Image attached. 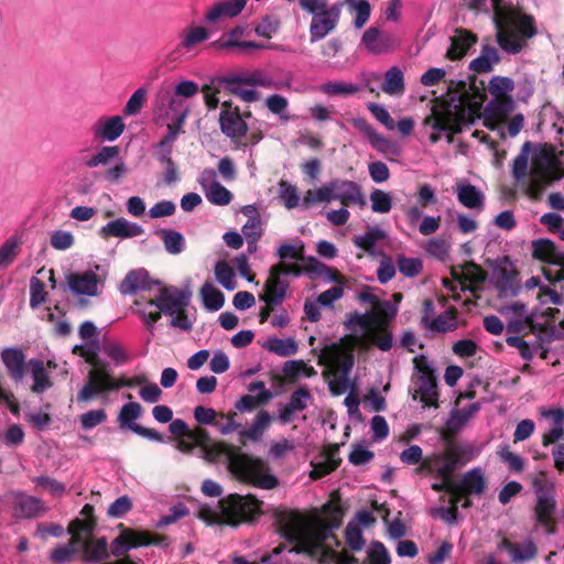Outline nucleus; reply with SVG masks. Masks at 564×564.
<instances>
[{"instance_id": "1", "label": "nucleus", "mask_w": 564, "mask_h": 564, "mask_svg": "<svg viewBox=\"0 0 564 564\" xmlns=\"http://www.w3.org/2000/svg\"><path fill=\"white\" fill-rule=\"evenodd\" d=\"M358 299L371 304L372 308L348 314L345 321L348 334L337 343L325 345L318 355V364L325 367L324 375L328 377L329 388L335 393L347 388L355 349L366 352L376 347L389 351L393 346L389 324L397 315V307L388 301H379L369 292L359 293Z\"/></svg>"}, {"instance_id": "2", "label": "nucleus", "mask_w": 564, "mask_h": 564, "mask_svg": "<svg viewBox=\"0 0 564 564\" xmlns=\"http://www.w3.org/2000/svg\"><path fill=\"white\" fill-rule=\"evenodd\" d=\"M280 531L284 539L294 543L290 552L321 553L327 564H352L354 556L347 551L330 550L326 541L332 530L340 524L339 510H333L330 519L325 514H305L296 511L284 512L280 517Z\"/></svg>"}, {"instance_id": "3", "label": "nucleus", "mask_w": 564, "mask_h": 564, "mask_svg": "<svg viewBox=\"0 0 564 564\" xmlns=\"http://www.w3.org/2000/svg\"><path fill=\"white\" fill-rule=\"evenodd\" d=\"M471 87L464 82L448 86V95L445 105L441 108H434L432 116L424 120V126L433 130L430 134L432 143L440 139V132L447 131L458 133L463 126L473 123L480 117L482 99L479 95L470 93Z\"/></svg>"}, {"instance_id": "4", "label": "nucleus", "mask_w": 564, "mask_h": 564, "mask_svg": "<svg viewBox=\"0 0 564 564\" xmlns=\"http://www.w3.org/2000/svg\"><path fill=\"white\" fill-rule=\"evenodd\" d=\"M203 452L207 462L217 463L226 459L229 471L240 481L262 489H272L279 484L278 478L270 473L264 460L243 454L239 448L216 442L208 443Z\"/></svg>"}, {"instance_id": "5", "label": "nucleus", "mask_w": 564, "mask_h": 564, "mask_svg": "<svg viewBox=\"0 0 564 564\" xmlns=\"http://www.w3.org/2000/svg\"><path fill=\"white\" fill-rule=\"evenodd\" d=\"M261 502L252 496L229 495L218 501L215 508L202 506L198 517L208 524L226 523L236 525L252 519L260 512Z\"/></svg>"}, {"instance_id": "6", "label": "nucleus", "mask_w": 564, "mask_h": 564, "mask_svg": "<svg viewBox=\"0 0 564 564\" xmlns=\"http://www.w3.org/2000/svg\"><path fill=\"white\" fill-rule=\"evenodd\" d=\"M497 40L499 45L509 53H518L524 41L535 35L533 18L525 14L509 13L503 21L497 22Z\"/></svg>"}, {"instance_id": "7", "label": "nucleus", "mask_w": 564, "mask_h": 564, "mask_svg": "<svg viewBox=\"0 0 564 564\" xmlns=\"http://www.w3.org/2000/svg\"><path fill=\"white\" fill-rule=\"evenodd\" d=\"M561 177V162L551 145L538 149L533 156L529 173V192L538 197L542 189Z\"/></svg>"}, {"instance_id": "8", "label": "nucleus", "mask_w": 564, "mask_h": 564, "mask_svg": "<svg viewBox=\"0 0 564 564\" xmlns=\"http://www.w3.org/2000/svg\"><path fill=\"white\" fill-rule=\"evenodd\" d=\"M413 364L414 372L411 378L413 399L419 398L425 406H436L438 392L433 365L424 355L416 356Z\"/></svg>"}, {"instance_id": "9", "label": "nucleus", "mask_w": 564, "mask_h": 564, "mask_svg": "<svg viewBox=\"0 0 564 564\" xmlns=\"http://www.w3.org/2000/svg\"><path fill=\"white\" fill-rule=\"evenodd\" d=\"M470 459L465 448L451 446L442 453L424 458L417 473L429 474L435 478H452L453 473Z\"/></svg>"}, {"instance_id": "10", "label": "nucleus", "mask_w": 564, "mask_h": 564, "mask_svg": "<svg viewBox=\"0 0 564 564\" xmlns=\"http://www.w3.org/2000/svg\"><path fill=\"white\" fill-rule=\"evenodd\" d=\"M143 378H112L105 368H99L94 365V368L88 373L87 383L78 392L77 400L79 402H87L95 395L102 394L107 391L118 390L122 387L143 384Z\"/></svg>"}, {"instance_id": "11", "label": "nucleus", "mask_w": 564, "mask_h": 564, "mask_svg": "<svg viewBox=\"0 0 564 564\" xmlns=\"http://www.w3.org/2000/svg\"><path fill=\"white\" fill-rule=\"evenodd\" d=\"M514 83L509 77L495 76L488 84V91L492 96L487 108V120L502 122L513 109L512 91Z\"/></svg>"}, {"instance_id": "12", "label": "nucleus", "mask_w": 564, "mask_h": 564, "mask_svg": "<svg viewBox=\"0 0 564 564\" xmlns=\"http://www.w3.org/2000/svg\"><path fill=\"white\" fill-rule=\"evenodd\" d=\"M532 487L535 494V520L539 524H547L556 514L555 484L545 471H540L532 478Z\"/></svg>"}, {"instance_id": "13", "label": "nucleus", "mask_w": 564, "mask_h": 564, "mask_svg": "<svg viewBox=\"0 0 564 564\" xmlns=\"http://www.w3.org/2000/svg\"><path fill=\"white\" fill-rule=\"evenodd\" d=\"M210 36L209 30L199 24H191L183 29L180 42L165 55V63H180L188 61L198 54V46Z\"/></svg>"}, {"instance_id": "14", "label": "nucleus", "mask_w": 564, "mask_h": 564, "mask_svg": "<svg viewBox=\"0 0 564 564\" xmlns=\"http://www.w3.org/2000/svg\"><path fill=\"white\" fill-rule=\"evenodd\" d=\"M106 273L100 265L66 276L70 292L78 296H97L105 284Z\"/></svg>"}, {"instance_id": "15", "label": "nucleus", "mask_w": 564, "mask_h": 564, "mask_svg": "<svg viewBox=\"0 0 564 564\" xmlns=\"http://www.w3.org/2000/svg\"><path fill=\"white\" fill-rule=\"evenodd\" d=\"M341 8L343 3H335L322 10L310 12L312 14L310 24V40L312 43L321 41L336 29Z\"/></svg>"}, {"instance_id": "16", "label": "nucleus", "mask_w": 564, "mask_h": 564, "mask_svg": "<svg viewBox=\"0 0 564 564\" xmlns=\"http://www.w3.org/2000/svg\"><path fill=\"white\" fill-rule=\"evenodd\" d=\"M93 523L90 521L75 520L69 524L68 531L72 535L69 542L64 545L56 547L51 558L56 563H64L72 561L74 556L79 552L80 533L90 534Z\"/></svg>"}, {"instance_id": "17", "label": "nucleus", "mask_w": 564, "mask_h": 564, "mask_svg": "<svg viewBox=\"0 0 564 564\" xmlns=\"http://www.w3.org/2000/svg\"><path fill=\"white\" fill-rule=\"evenodd\" d=\"M163 540L165 539L152 536L149 532L127 529L112 541L111 553L115 556H120L132 547L160 544Z\"/></svg>"}, {"instance_id": "18", "label": "nucleus", "mask_w": 564, "mask_h": 564, "mask_svg": "<svg viewBox=\"0 0 564 564\" xmlns=\"http://www.w3.org/2000/svg\"><path fill=\"white\" fill-rule=\"evenodd\" d=\"M247 2L248 0H218L206 9L204 21L215 25L224 20L235 19L243 11Z\"/></svg>"}, {"instance_id": "19", "label": "nucleus", "mask_w": 564, "mask_h": 564, "mask_svg": "<svg viewBox=\"0 0 564 564\" xmlns=\"http://www.w3.org/2000/svg\"><path fill=\"white\" fill-rule=\"evenodd\" d=\"M161 117L167 122V132L161 139L165 143L173 145L189 112V107L178 99L171 102V112L159 109Z\"/></svg>"}, {"instance_id": "20", "label": "nucleus", "mask_w": 564, "mask_h": 564, "mask_svg": "<svg viewBox=\"0 0 564 564\" xmlns=\"http://www.w3.org/2000/svg\"><path fill=\"white\" fill-rule=\"evenodd\" d=\"M161 117L167 122V132L161 139L165 143L173 145L189 112V107L178 99L171 102V112L159 109Z\"/></svg>"}, {"instance_id": "21", "label": "nucleus", "mask_w": 564, "mask_h": 564, "mask_svg": "<svg viewBox=\"0 0 564 564\" xmlns=\"http://www.w3.org/2000/svg\"><path fill=\"white\" fill-rule=\"evenodd\" d=\"M361 45L367 52L381 55L392 52L397 47L398 41L393 35L382 32L378 28H369L364 32Z\"/></svg>"}, {"instance_id": "22", "label": "nucleus", "mask_w": 564, "mask_h": 564, "mask_svg": "<svg viewBox=\"0 0 564 564\" xmlns=\"http://www.w3.org/2000/svg\"><path fill=\"white\" fill-rule=\"evenodd\" d=\"M124 129L126 123L121 116H101L93 124L91 132L96 140L113 142Z\"/></svg>"}, {"instance_id": "23", "label": "nucleus", "mask_w": 564, "mask_h": 564, "mask_svg": "<svg viewBox=\"0 0 564 564\" xmlns=\"http://www.w3.org/2000/svg\"><path fill=\"white\" fill-rule=\"evenodd\" d=\"M333 199L340 202L344 206L364 207L366 205L361 187L356 182L348 180H333Z\"/></svg>"}, {"instance_id": "24", "label": "nucleus", "mask_w": 564, "mask_h": 564, "mask_svg": "<svg viewBox=\"0 0 564 564\" xmlns=\"http://www.w3.org/2000/svg\"><path fill=\"white\" fill-rule=\"evenodd\" d=\"M281 268L272 265L269 271V276L264 283V293L260 296V300L267 304H281L289 288V282L282 278L279 272Z\"/></svg>"}, {"instance_id": "25", "label": "nucleus", "mask_w": 564, "mask_h": 564, "mask_svg": "<svg viewBox=\"0 0 564 564\" xmlns=\"http://www.w3.org/2000/svg\"><path fill=\"white\" fill-rule=\"evenodd\" d=\"M156 295L159 306H161V311L166 315H174V313L185 311L189 303V293L176 288H163L159 290Z\"/></svg>"}, {"instance_id": "26", "label": "nucleus", "mask_w": 564, "mask_h": 564, "mask_svg": "<svg viewBox=\"0 0 564 564\" xmlns=\"http://www.w3.org/2000/svg\"><path fill=\"white\" fill-rule=\"evenodd\" d=\"M143 231L144 230L140 225L120 217L102 226L99 229V235L104 239H108L110 237L128 239L141 236Z\"/></svg>"}, {"instance_id": "27", "label": "nucleus", "mask_w": 564, "mask_h": 564, "mask_svg": "<svg viewBox=\"0 0 564 564\" xmlns=\"http://www.w3.org/2000/svg\"><path fill=\"white\" fill-rule=\"evenodd\" d=\"M542 416L547 421V430L542 435V445L546 447L564 437V411L543 410Z\"/></svg>"}, {"instance_id": "28", "label": "nucleus", "mask_w": 564, "mask_h": 564, "mask_svg": "<svg viewBox=\"0 0 564 564\" xmlns=\"http://www.w3.org/2000/svg\"><path fill=\"white\" fill-rule=\"evenodd\" d=\"M219 122L221 131L231 139L245 137L248 131L247 123L238 108L235 110H223L219 116Z\"/></svg>"}, {"instance_id": "29", "label": "nucleus", "mask_w": 564, "mask_h": 564, "mask_svg": "<svg viewBox=\"0 0 564 564\" xmlns=\"http://www.w3.org/2000/svg\"><path fill=\"white\" fill-rule=\"evenodd\" d=\"M10 499L14 516L19 518H33L44 510L40 499L21 492L12 494Z\"/></svg>"}, {"instance_id": "30", "label": "nucleus", "mask_w": 564, "mask_h": 564, "mask_svg": "<svg viewBox=\"0 0 564 564\" xmlns=\"http://www.w3.org/2000/svg\"><path fill=\"white\" fill-rule=\"evenodd\" d=\"M89 534L80 533L79 551L83 560L87 562H100L108 557V543L105 538L90 539Z\"/></svg>"}, {"instance_id": "31", "label": "nucleus", "mask_w": 564, "mask_h": 564, "mask_svg": "<svg viewBox=\"0 0 564 564\" xmlns=\"http://www.w3.org/2000/svg\"><path fill=\"white\" fill-rule=\"evenodd\" d=\"M223 82L230 94L245 102H256L261 98V94L254 87L247 85L238 74L226 76Z\"/></svg>"}, {"instance_id": "32", "label": "nucleus", "mask_w": 564, "mask_h": 564, "mask_svg": "<svg viewBox=\"0 0 564 564\" xmlns=\"http://www.w3.org/2000/svg\"><path fill=\"white\" fill-rule=\"evenodd\" d=\"M455 193L458 202L466 208L478 210L484 208L485 195L475 185L460 181L456 184Z\"/></svg>"}, {"instance_id": "33", "label": "nucleus", "mask_w": 564, "mask_h": 564, "mask_svg": "<svg viewBox=\"0 0 564 564\" xmlns=\"http://www.w3.org/2000/svg\"><path fill=\"white\" fill-rule=\"evenodd\" d=\"M532 253L535 259L543 262L564 265V253L549 239H539L532 243Z\"/></svg>"}, {"instance_id": "34", "label": "nucleus", "mask_w": 564, "mask_h": 564, "mask_svg": "<svg viewBox=\"0 0 564 564\" xmlns=\"http://www.w3.org/2000/svg\"><path fill=\"white\" fill-rule=\"evenodd\" d=\"M453 274L459 283L462 290L474 291L476 285L486 279L484 270L473 262L464 264L459 271L455 270Z\"/></svg>"}, {"instance_id": "35", "label": "nucleus", "mask_w": 564, "mask_h": 564, "mask_svg": "<svg viewBox=\"0 0 564 564\" xmlns=\"http://www.w3.org/2000/svg\"><path fill=\"white\" fill-rule=\"evenodd\" d=\"M134 312L142 319L148 329L152 333L154 328V324L161 318V306H159L158 295L154 297L143 301L135 300L134 301Z\"/></svg>"}, {"instance_id": "36", "label": "nucleus", "mask_w": 564, "mask_h": 564, "mask_svg": "<svg viewBox=\"0 0 564 564\" xmlns=\"http://www.w3.org/2000/svg\"><path fill=\"white\" fill-rule=\"evenodd\" d=\"M151 280L143 269L130 271L119 285L121 294H135L139 291L150 290Z\"/></svg>"}, {"instance_id": "37", "label": "nucleus", "mask_w": 564, "mask_h": 564, "mask_svg": "<svg viewBox=\"0 0 564 564\" xmlns=\"http://www.w3.org/2000/svg\"><path fill=\"white\" fill-rule=\"evenodd\" d=\"M485 489V479L479 468L467 471L459 484H456V497L464 495H480Z\"/></svg>"}, {"instance_id": "38", "label": "nucleus", "mask_w": 564, "mask_h": 564, "mask_svg": "<svg viewBox=\"0 0 564 564\" xmlns=\"http://www.w3.org/2000/svg\"><path fill=\"white\" fill-rule=\"evenodd\" d=\"M476 35L465 30H457L452 37V43L447 50V57L458 59L463 57L467 51L476 43Z\"/></svg>"}, {"instance_id": "39", "label": "nucleus", "mask_w": 564, "mask_h": 564, "mask_svg": "<svg viewBox=\"0 0 564 564\" xmlns=\"http://www.w3.org/2000/svg\"><path fill=\"white\" fill-rule=\"evenodd\" d=\"M501 547L510 554L512 562L516 563L530 561L534 558L538 553V549L531 540L523 543H512L508 540H503Z\"/></svg>"}, {"instance_id": "40", "label": "nucleus", "mask_w": 564, "mask_h": 564, "mask_svg": "<svg viewBox=\"0 0 564 564\" xmlns=\"http://www.w3.org/2000/svg\"><path fill=\"white\" fill-rule=\"evenodd\" d=\"M1 359L9 372L14 380H21L24 371L25 356L21 349L7 348L1 352Z\"/></svg>"}, {"instance_id": "41", "label": "nucleus", "mask_w": 564, "mask_h": 564, "mask_svg": "<svg viewBox=\"0 0 564 564\" xmlns=\"http://www.w3.org/2000/svg\"><path fill=\"white\" fill-rule=\"evenodd\" d=\"M303 261L305 273L311 276H323L330 282L339 284L344 282V276L337 270L325 265L316 258L310 257Z\"/></svg>"}, {"instance_id": "42", "label": "nucleus", "mask_w": 564, "mask_h": 564, "mask_svg": "<svg viewBox=\"0 0 564 564\" xmlns=\"http://www.w3.org/2000/svg\"><path fill=\"white\" fill-rule=\"evenodd\" d=\"M283 379L289 382H295L300 378H311L316 375V370L302 359L289 360L282 367Z\"/></svg>"}, {"instance_id": "43", "label": "nucleus", "mask_w": 564, "mask_h": 564, "mask_svg": "<svg viewBox=\"0 0 564 564\" xmlns=\"http://www.w3.org/2000/svg\"><path fill=\"white\" fill-rule=\"evenodd\" d=\"M271 421H272L271 415L267 411L261 410L260 412H258L252 424L249 427L240 429L239 435L241 438L257 442V441L261 440L265 430L270 426Z\"/></svg>"}, {"instance_id": "44", "label": "nucleus", "mask_w": 564, "mask_h": 564, "mask_svg": "<svg viewBox=\"0 0 564 564\" xmlns=\"http://www.w3.org/2000/svg\"><path fill=\"white\" fill-rule=\"evenodd\" d=\"M381 89L389 96H402L405 91L403 72L397 66L389 68L384 74Z\"/></svg>"}, {"instance_id": "45", "label": "nucleus", "mask_w": 564, "mask_h": 564, "mask_svg": "<svg viewBox=\"0 0 564 564\" xmlns=\"http://www.w3.org/2000/svg\"><path fill=\"white\" fill-rule=\"evenodd\" d=\"M263 348L272 354L281 357L294 356L299 351V344L292 337L278 338L269 337L263 345Z\"/></svg>"}, {"instance_id": "46", "label": "nucleus", "mask_w": 564, "mask_h": 564, "mask_svg": "<svg viewBox=\"0 0 564 564\" xmlns=\"http://www.w3.org/2000/svg\"><path fill=\"white\" fill-rule=\"evenodd\" d=\"M199 91L198 84L194 80H182L176 84L174 88V95L171 96L166 102L162 101L159 106V109L165 110L171 112V102L174 99H178L180 101H183L185 105L188 106V104L183 98H191L195 95H197Z\"/></svg>"}, {"instance_id": "47", "label": "nucleus", "mask_w": 564, "mask_h": 564, "mask_svg": "<svg viewBox=\"0 0 564 564\" xmlns=\"http://www.w3.org/2000/svg\"><path fill=\"white\" fill-rule=\"evenodd\" d=\"M333 199V181L323 184L319 187L308 189L302 199V207L310 208L313 205L329 203Z\"/></svg>"}, {"instance_id": "48", "label": "nucleus", "mask_w": 564, "mask_h": 564, "mask_svg": "<svg viewBox=\"0 0 564 564\" xmlns=\"http://www.w3.org/2000/svg\"><path fill=\"white\" fill-rule=\"evenodd\" d=\"M247 29L242 25H236L224 33L219 40L210 43V47L219 50L238 48L241 44V39L245 36Z\"/></svg>"}, {"instance_id": "49", "label": "nucleus", "mask_w": 564, "mask_h": 564, "mask_svg": "<svg viewBox=\"0 0 564 564\" xmlns=\"http://www.w3.org/2000/svg\"><path fill=\"white\" fill-rule=\"evenodd\" d=\"M499 61L498 52L495 47L486 46L480 55L470 62L469 68L477 73H487Z\"/></svg>"}, {"instance_id": "50", "label": "nucleus", "mask_w": 564, "mask_h": 564, "mask_svg": "<svg viewBox=\"0 0 564 564\" xmlns=\"http://www.w3.org/2000/svg\"><path fill=\"white\" fill-rule=\"evenodd\" d=\"M457 327V311L454 307H451L434 319H431L427 328L440 333H446L453 332Z\"/></svg>"}, {"instance_id": "51", "label": "nucleus", "mask_w": 564, "mask_h": 564, "mask_svg": "<svg viewBox=\"0 0 564 564\" xmlns=\"http://www.w3.org/2000/svg\"><path fill=\"white\" fill-rule=\"evenodd\" d=\"M30 366L34 381L32 391L35 393H42L52 386L45 365L42 360L33 359L30 361Z\"/></svg>"}, {"instance_id": "52", "label": "nucleus", "mask_w": 564, "mask_h": 564, "mask_svg": "<svg viewBox=\"0 0 564 564\" xmlns=\"http://www.w3.org/2000/svg\"><path fill=\"white\" fill-rule=\"evenodd\" d=\"M204 306L208 311H218L224 306L225 296L214 284L206 282L200 289Z\"/></svg>"}, {"instance_id": "53", "label": "nucleus", "mask_w": 564, "mask_h": 564, "mask_svg": "<svg viewBox=\"0 0 564 564\" xmlns=\"http://www.w3.org/2000/svg\"><path fill=\"white\" fill-rule=\"evenodd\" d=\"M156 234L169 253L178 254L185 249V238L181 232L172 229H161Z\"/></svg>"}, {"instance_id": "54", "label": "nucleus", "mask_w": 564, "mask_h": 564, "mask_svg": "<svg viewBox=\"0 0 564 564\" xmlns=\"http://www.w3.org/2000/svg\"><path fill=\"white\" fill-rule=\"evenodd\" d=\"M247 85L252 87L274 88L280 89L281 84L273 80V78L261 69L238 74Z\"/></svg>"}, {"instance_id": "55", "label": "nucleus", "mask_w": 564, "mask_h": 564, "mask_svg": "<svg viewBox=\"0 0 564 564\" xmlns=\"http://www.w3.org/2000/svg\"><path fill=\"white\" fill-rule=\"evenodd\" d=\"M142 406L138 402H129L122 405L118 422L121 427H127L133 432V426L138 425L134 421L140 417Z\"/></svg>"}, {"instance_id": "56", "label": "nucleus", "mask_w": 564, "mask_h": 564, "mask_svg": "<svg viewBox=\"0 0 564 564\" xmlns=\"http://www.w3.org/2000/svg\"><path fill=\"white\" fill-rule=\"evenodd\" d=\"M349 11L355 13L354 25L361 29L369 20L371 7L367 0H345Z\"/></svg>"}, {"instance_id": "57", "label": "nucleus", "mask_w": 564, "mask_h": 564, "mask_svg": "<svg viewBox=\"0 0 564 564\" xmlns=\"http://www.w3.org/2000/svg\"><path fill=\"white\" fill-rule=\"evenodd\" d=\"M264 105L268 108V110L271 113L278 116L281 121L286 122L290 120V116L288 113V98L279 94L269 95L264 100Z\"/></svg>"}, {"instance_id": "58", "label": "nucleus", "mask_w": 564, "mask_h": 564, "mask_svg": "<svg viewBox=\"0 0 564 564\" xmlns=\"http://www.w3.org/2000/svg\"><path fill=\"white\" fill-rule=\"evenodd\" d=\"M119 155V148L116 145H105L101 147L93 156H90L86 161V165L90 169L100 166V165H107L109 164L113 159L118 158Z\"/></svg>"}, {"instance_id": "59", "label": "nucleus", "mask_w": 564, "mask_h": 564, "mask_svg": "<svg viewBox=\"0 0 564 564\" xmlns=\"http://www.w3.org/2000/svg\"><path fill=\"white\" fill-rule=\"evenodd\" d=\"M279 198L288 209L302 205L296 186L286 181H280L279 183Z\"/></svg>"}, {"instance_id": "60", "label": "nucleus", "mask_w": 564, "mask_h": 564, "mask_svg": "<svg viewBox=\"0 0 564 564\" xmlns=\"http://www.w3.org/2000/svg\"><path fill=\"white\" fill-rule=\"evenodd\" d=\"M360 90L356 84L348 82H328L321 86V91L330 96H348L354 95Z\"/></svg>"}, {"instance_id": "61", "label": "nucleus", "mask_w": 564, "mask_h": 564, "mask_svg": "<svg viewBox=\"0 0 564 564\" xmlns=\"http://www.w3.org/2000/svg\"><path fill=\"white\" fill-rule=\"evenodd\" d=\"M371 210L377 214H388L392 209V196L390 193L375 188L370 193Z\"/></svg>"}, {"instance_id": "62", "label": "nucleus", "mask_w": 564, "mask_h": 564, "mask_svg": "<svg viewBox=\"0 0 564 564\" xmlns=\"http://www.w3.org/2000/svg\"><path fill=\"white\" fill-rule=\"evenodd\" d=\"M397 265L401 274L406 278L419 275L423 269V262L420 258L406 257L404 254L397 257Z\"/></svg>"}, {"instance_id": "63", "label": "nucleus", "mask_w": 564, "mask_h": 564, "mask_svg": "<svg viewBox=\"0 0 564 564\" xmlns=\"http://www.w3.org/2000/svg\"><path fill=\"white\" fill-rule=\"evenodd\" d=\"M278 257L282 262L304 260V243L299 239L294 242H283L278 249Z\"/></svg>"}, {"instance_id": "64", "label": "nucleus", "mask_w": 564, "mask_h": 564, "mask_svg": "<svg viewBox=\"0 0 564 564\" xmlns=\"http://www.w3.org/2000/svg\"><path fill=\"white\" fill-rule=\"evenodd\" d=\"M216 280L227 290H235L237 281L232 268L225 261H219L215 265Z\"/></svg>"}]
</instances>
